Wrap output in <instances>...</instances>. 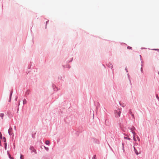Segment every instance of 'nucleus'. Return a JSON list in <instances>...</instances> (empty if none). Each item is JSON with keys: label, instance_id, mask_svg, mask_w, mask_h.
Returning a JSON list of instances; mask_svg holds the SVG:
<instances>
[{"label": "nucleus", "instance_id": "f257e3e1", "mask_svg": "<svg viewBox=\"0 0 159 159\" xmlns=\"http://www.w3.org/2000/svg\"><path fill=\"white\" fill-rule=\"evenodd\" d=\"M121 113V111L119 109H117V110H115L114 111V113L115 117H120V116Z\"/></svg>", "mask_w": 159, "mask_h": 159}, {"label": "nucleus", "instance_id": "f03ea898", "mask_svg": "<svg viewBox=\"0 0 159 159\" xmlns=\"http://www.w3.org/2000/svg\"><path fill=\"white\" fill-rule=\"evenodd\" d=\"M133 148H134V151L135 154L137 155H138L139 154H140L141 152L140 150V149L139 147H137V148H136L134 146Z\"/></svg>", "mask_w": 159, "mask_h": 159}, {"label": "nucleus", "instance_id": "7ed1b4c3", "mask_svg": "<svg viewBox=\"0 0 159 159\" xmlns=\"http://www.w3.org/2000/svg\"><path fill=\"white\" fill-rule=\"evenodd\" d=\"M30 149L31 151V152H34L35 154L37 153L36 150L33 146H30Z\"/></svg>", "mask_w": 159, "mask_h": 159}, {"label": "nucleus", "instance_id": "20e7f679", "mask_svg": "<svg viewBox=\"0 0 159 159\" xmlns=\"http://www.w3.org/2000/svg\"><path fill=\"white\" fill-rule=\"evenodd\" d=\"M52 85L54 91H57L60 90V89H58L54 84H52Z\"/></svg>", "mask_w": 159, "mask_h": 159}, {"label": "nucleus", "instance_id": "39448f33", "mask_svg": "<svg viewBox=\"0 0 159 159\" xmlns=\"http://www.w3.org/2000/svg\"><path fill=\"white\" fill-rule=\"evenodd\" d=\"M107 66L109 68L111 67V69L113 70V65L111 62H109L107 64H106Z\"/></svg>", "mask_w": 159, "mask_h": 159}, {"label": "nucleus", "instance_id": "423d86ee", "mask_svg": "<svg viewBox=\"0 0 159 159\" xmlns=\"http://www.w3.org/2000/svg\"><path fill=\"white\" fill-rule=\"evenodd\" d=\"M13 89H12V90L11 91L10 94V96H9V100H8L9 102H10L11 100V97L12 94V93L13 92Z\"/></svg>", "mask_w": 159, "mask_h": 159}, {"label": "nucleus", "instance_id": "0eeeda50", "mask_svg": "<svg viewBox=\"0 0 159 159\" xmlns=\"http://www.w3.org/2000/svg\"><path fill=\"white\" fill-rule=\"evenodd\" d=\"M62 66L64 68H68L69 69H70L71 67V66H70V65H69V64H67L66 65H63Z\"/></svg>", "mask_w": 159, "mask_h": 159}, {"label": "nucleus", "instance_id": "6e6552de", "mask_svg": "<svg viewBox=\"0 0 159 159\" xmlns=\"http://www.w3.org/2000/svg\"><path fill=\"white\" fill-rule=\"evenodd\" d=\"M12 129L11 128H10L8 130V134L10 136L13 134V133H11V132H12Z\"/></svg>", "mask_w": 159, "mask_h": 159}, {"label": "nucleus", "instance_id": "1a4fd4ad", "mask_svg": "<svg viewBox=\"0 0 159 159\" xmlns=\"http://www.w3.org/2000/svg\"><path fill=\"white\" fill-rule=\"evenodd\" d=\"M105 124L106 125L108 126L109 125V122L107 119H105Z\"/></svg>", "mask_w": 159, "mask_h": 159}, {"label": "nucleus", "instance_id": "9d476101", "mask_svg": "<svg viewBox=\"0 0 159 159\" xmlns=\"http://www.w3.org/2000/svg\"><path fill=\"white\" fill-rule=\"evenodd\" d=\"M30 91L29 89H28L26 91V92L25 93V94L26 95H28L30 93Z\"/></svg>", "mask_w": 159, "mask_h": 159}, {"label": "nucleus", "instance_id": "9b49d317", "mask_svg": "<svg viewBox=\"0 0 159 159\" xmlns=\"http://www.w3.org/2000/svg\"><path fill=\"white\" fill-rule=\"evenodd\" d=\"M4 113H1L0 114V117H1L2 119H3V117L4 116Z\"/></svg>", "mask_w": 159, "mask_h": 159}, {"label": "nucleus", "instance_id": "f8f14e48", "mask_svg": "<svg viewBox=\"0 0 159 159\" xmlns=\"http://www.w3.org/2000/svg\"><path fill=\"white\" fill-rule=\"evenodd\" d=\"M45 143L46 144L49 145L50 144V142L48 140H46L45 141Z\"/></svg>", "mask_w": 159, "mask_h": 159}, {"label": "nucleus", "instance_id": "ddd939ff", "mask_svg": "<svg viewBox=\"0 0 159 159\" xmlns=\"http://www.w3.org/2000/svg\"><path fill=\"white\" fill-rule=\"evenodd\" d=\"M23 104L24 105L26 104L27 103V101H26V100L25 99H24V100H23Z\"/></svg>", "mask_w": 159, "mask_h": 159}, {"label": "nucleus", "instance_id": "4468645a", "mask_svg": "<svg viewBox=\"0 0 159 159\" xmlns=\"http://www.w3.org/2000/svg\"><path fill=\"white\" fill-rule=\"evenodd\" d=\"M130 129H132L134 130H136V128L134 126H132L131 127Z\"/></svg>", "mask_w": 159, "mask_h": 159}, {"label": "nucleus", "instance_id": "2eb2a0df", "mask_svg": "<svg viewBox=\"0 0 159 159\" xmlns=\"http://www.w3.org/2000/svg\"><path fill=\"white\" fill-rule=\"evenodd\" d=\"M131 130V132H132V133L133 134V135H136V133L134 132V130H133L132 129H130Z\"/></svg>", "mask_w": 159, "mask_h": 159}, {"label": "nucleus", "instance_id": "dca6fc26", "mask_svg": "<svg viewBox=\"0 0 159 159\" xmlns=\"http://www.w3.org/2000/svg\"><path fill=\"white\" fill-rule=\"evenodd\" d=\"M44 148L47 151H49V148L48 147H45V146H44Z\"/></svg>", "mask_w": 159, "mask_h": 159}, {"label": "nucleus", "instance_id": "f3484780", "mask_svg": "<svg viewBox=\"0 0 159 159\" xmlns=\"http://www.w3.org/2000/svg\"><path fill=\"white\" fill-rule=\"evenodd\" d=\"M124 138L125 139H127L128 140H130L131 139L130 138H129V137H124Z\"/></svg>", "mask_w": 159, "mask_h": 159}, {"label": "nucleus", "instance_id": "a211bd4d", "mask_svg": "<svg viewBox=\"0 0 159 159\" xmlns=\"http://www.w3.org/2000/svg\"><path fill=\"white\" fill-rule=\"evenodd\" d=\"M8 157L10 159H14L13 157L11 156L10 154H9Z\"/></svg>", "mask_w": 159, "mask_h": 159}, {"label": "nucleus", "instance_id": "6ab92c4d", "mask_svg": "<svg viewBox=\"0 0 159 159\" xmlns=\"http://www.w3.org/2000/svg\"><path fill=\"white\" fill-rule=\"evenodd\" d=\"M2 139V136L1 132H0V140Z\"/></svg>", "mask_w": 159, "mask_h": 159}, {"label": "nucleus", "instance_id": "aec40b11", "mask_svg": "<svg viewBox=\"0 0 159 159\" xmlns=\"http://www.w3.org/2000/svg\"><path fill=\"white\" fill-rule=\"evenodd\" d=\"M119 104L122 107H124L125 106V105H124V104H122L120 103V102H119Z\"/></svg>", "mask_w": 159, "mask_h": 159}, {"label": "nucleus", "instance_id": "412c9836", "mask_svg": "<svg viewBox=\"0 0 159 159\" xmlns=\"http://www.w3.org/2000/svg\"><path fill=\"white\" fill-rule=\"evenodd\" d=\"M3 142H6V138L5 137H3Z\"/></svg>", "mask_w": 159, "mask_h": 159}, {"label": "nucleus", "instance_id": "4be33fe9", "mask_svg": "<svg viewBox=\"0 0 159 159\" xmlns=\"http://www.w3.org/2000/svg\"><path fill=\"white\" fill-rule=\"evenodd\" d=\"M135 135H133V140L134 141H136V139L135 138Z\"/></svg>", "mask_w": 159, "mask_h": 159}, {"label": "nucleus", "instance_id": "5701e85b", "mask_svg": "<svg viewBox=\"0 0 159 159\" xmlns=\"http://www.w3.org/2000/svg\"><path fill=\"white\" fill-rule=\"evenodd\" d=\"M152 50H153L157 51L158 52H159V49L154 48V49H152Z\"/></svg>", "mask_w": 159, "mask_h": 159}, {"label": "nucleus", "instance_id": "b1692460", "mask_svg": "<svg viewBox=\"0 0 159 159\" xmlns=\"http://www.w3.org/2000/svg\"><path fill=\"white\" fill-rule=\"evenodd\" d=\"M156 97L157 98L158 100L159 101V97L158 96V95L157 94H156Z\"/></svg>", "mask_w": 159, "mask_h": 159}, {"label": "nucleus", "instance_id": "393cba45", "mask_svg": "<svg viewBox=\"0 0 159 159\" xmlns=\"http://www.w3.org/2000/svg\"><path fill=\"white\" fill-rule=\"evenodd\" d=\"M73 58L72 57L71 58V60H70V61H67V62H72L73 61Z\"/></svg>", "mask_w": 159, "mask_h": 159}, {"label": "nucleus", "instance_id": "a878e982", "mask_svg": "<svg viewBox=\"0 0 159 159\" xmlns=\"http://www.w3.org/2000/svg\"><path fill=\"white\" fill-rule=\"evenodd\" d=\"M96 155H94L92 157V159H96Z\"/></svg>", "mask_w": 159, "mask_h": 159}, {"label": "nucleus", "instance_id": "bb28decb", "mask_svg": "<svg viewBox=\"0 0 159 159\" xmlns=\"http://www.w3.org/2000/svg\"><path fill=\"white\" fill-rule=\"evenodd\" d=\"M49 22V20H48L46 21V26H45V28H46L47 27V24L48 23V22Z\"/></svg>", "mask_w": 159, "mask_h": 159}, {"label": "nucleus", "instance_id": "cd10ccee", "mask_svg": "<svg viewBox=\"0 0 159 159\" xmlns=\"http://www.w3.org/2000/svg\"><path fill=\"white\" fill-rule=\"evenodd\" d=\"M129 114H130L131 115H132V114H133L132 113V111H131V109L129 110Z\"/></svg>", "mask_w": 159, "mask_h": 159}, {"label": "nucleus", "instance_id": "c85d7f7f", "mask_svg": "<svg viewBox=\"0 0 159 159\" xmlns=\"http://www.w3.org/2000/svg\"><path fill=\"white\" fill-rule=\"evenodd\" d=\"M122 149L123 150V152L124 153H125V150L124 149V147H122Z\"/></svg>", "mask_w": 159, "mask_h": 159}, {"label": "nucleus", "instance_id": "c756f323", "mask_svg": "<svg viewBox=\"0 0 159 159\" xmlns=\"http://www.w3.org/2000/svg\"><path fill=\"white\" fill-rule=\"evenodd\" d=\"M127 49H132V47H130L129 46H127Z\"/></svg>", "mask_w": 159, "mask_h": 159}, {"label": "nucleus", "instance_id": "7c9ffc66", "mask_svg": "<svg viewBox=\"0 0 159 159\" xmlns=\"http://www.w3.org/2000/svg\"><path fill=\"white\" fill-rule=\"evenodd\" d=\"M31 66V64L29 65L28 66V69H30Z\"/></svg>", "mask_w": 159, "mask_h": 159}, {"label": "nucleus", "instance_id": "2f4dec72", "mask_svg": "<svg viewBox=\"0 0 159 159\" xmlns=\"http://www.w3.org/2000/svg\"><path fill=\"white\" fill-rule=\"evenodd\" d=\"M62 76H59L58 79L61 80H62Z\"/></svg>", "mask_w": 159, "mask_h": 159}, {"label": "nucleus", "instance_id": "473e14b6", "mask_svg": "<svg viewBox=\"0 0 159 159\" xmlns=\"http://www.w3.org/2000/svg\"><path fill=\"white\" fill-rule=\"evenodd\" d=\"M142 67L141 68V71L142 73L143 72V70L142 68V65H141Z\"/></svg>", "mask_w": 159, "mask_h": 159}, {"label": "nucleus", "instance_id": "72a5a7b5", "mask_svg": "<svg viewBox=\"0 0 159 159\" xmlns=\"http://www.w3.org/2000/svg\"><path fill=\"white\" fill-rule=\"evenodd\" d=\"M131 115V116H132V117L133 118V119H134V114H132Z\"/></svg>", "mask_w": 159, "mask_h": 159}, {"label": "nucleus", "instance_id": "f704fd0d", "mask_svg": "<svg viewBox=\"0 0 159 159\" xmlns=\"http://www.w3.org/2000/svg\"><path fill=\"white\" fill-rule=\"evenodd\" d=\"M4 146H7V143H6V142H4Z\"/></svg>", "mask_w": 159, "mask_h": 159}, {"label": "nucleus", "instance_id": "c9c22d12", "mask_svg": "<svg viewBox=\"0 0 159 159\" xmlns=\"http://www.w3.org/2000/svg\"><path fill=\"white\" fill-rule=\"evenodd\" d=\"M125 70H126V72H128V71L127 67H125Z\"/></svg>", "mask_w": 159, "mask_h": 159}, {"label": "nucleus", "instance_id": "e433bc0d", "mask_svg": "<svg viewBox=\"0 0 159 159\" xmlns=\"http://www.w3.org/2000/svg\"><path fill=\"white\" fill-rule=\"evenodd\" d=\"M137 139H138V141H140V139L138 136H137Z\"/></svg>", "mask_w": 159, "mask_h": 159}, {"label": "nucleus", "instance_id": "4c0bfd02", "mask_svg": "<svg viewBox=\"0 0 159 159\" xmlns=\"http://www.w3.org/2000/svg\"><path fill=\"white\" fill-rule=\"evenodd\" d=\"M122 147H124V143H122Z\"/></svg>", "mask_w": 159, "mask_h": 159}, {"label": "nucleus", "instance_id": "58836bf2", "mask_svg": "<svg viewBox=\"0 0 159 159\" xmlns=\"http://www.w3.org/2000/svg\"><path fill=\"white\" fill-rule=\"evenodd\" d=\"M139 56H140V60H142V59H141V55H139Z\"/></svg>", "mask_w": 159, "mask_h": 159}, {"label": "nucleus", "instance_id": "ea45409f", "mask_svg": "<svg viewBox=\"0 0 159 159\" xmlns=\"http://www.w3.org/2000/svg\"><path fill=\"white\" fill-rule=\"evenodd\" d=\"M5 147V149L6 150L7 149V146H4Z\"/></svg>", "mask_w": 159, "mask_h": 159}, {"label": "nucleus", "instance_id": "a19ab883", "mask_svg": "<svg viewBox=\"0 0 159 159\" xmlns=\"http://www.w3.org/2000/svg\"><path fill=\"white\" fill-rule=\"evenodd\" d=\"M14 129H15V130H16V126H14Z\"/></svg>", "mask_w": 159, "mask_h": 159}, {"label": "nucleus", "instance_id": "79ce46f5", "mask_svg": "<svg viewBox=\"0 0 159 159\" xmlns=\"http://www.w3.org/2000/svg\"><path fill=\"white\" fill-rule=\"evenodd\" d=\"M127 75H128V78H129V74H127Z\"/></svg>", "mask_w": 159, "mask_h": 159}, {"label": "nucleus", "instance_id": "37998d69", "mask_svg": "<svg viewBox=\"0 0 159 159\" xmlns=\"http://www.w3.org/2000/svg\"><path fill=\"white\" fill-rule=\"evenodd\" d=\"M102 65L103 66H104V67L105 68H106V67H105V66L103 65V64H102Z\"/></svg>", "mask_w": 159, "mask_h": 159}, {"label": "nucleus", "instance_id": "c03bdc74", "mask_svg": "<svg viewBox=\"0 0 159 159\" xmlns=\"http://www.w3.org/2000/svg\"><path fill=\"white\" fill-rule=\"evenodd\" d=\"M7 154H8V155H9V153L8 151H7Z\"/></svg>", "mask_w": 159, "mask_h": 159}, {"label": "nucleus", "instance_id": "a18cd8bd", "mask_svg": "<svg viewBox=\"0 0 159 159\" xmlns=\"http://www.w3.org/2000/svg\"><path fill=\"white\" fill-rule=\"evenodd\" d=\"M9 112H10V111H8L7 112V113L8 114V113H9Z\"/></svg>", "mask_w": 159, "mask_h": 159}, {"label": "nucleus", "instance_id": "49530a36", "mask_svg": "<svg viewBox=\"0 0 159 159\" xmlns=\"http://www.w3.org/2000/svg\"><path fill=\"white\" fill-rule=\"evenodd\" d=\"M0 146H2L1 143H0Z\"/></svg>", "mask_w": 159, "mask_h": 159}, {"label": "nucleus", "instance_id": "de8ad7c7", "mask_svg": "<svg viewBox=\"0 0 159 159\" xmlns=\"http://www.w3.org/2000/svg\"><path fill=\"white\" fill-rule=\"evenodd\" d=\"M130 83L131 84V81L130 80Z\"/></svg>", "mask_w": 159, "mask_h": 159}, {"label": "nucleus", "instance_id": "09e8293b", "mask_svg": "<svg viewBox=\"0 0 159 159\" xmlns=\"http://www.w3.org/2000/svg\"><path fill=\"white\" fill-rule=\"evenodd\" d=\"M143 62V61H141V63H142Z\"/></svg>", "mask_w": 159, "mask_h": 159}, {"label": "nucleus", "instance_id": "8fccbe9b", "mask_svg": "<svg viewBox=\"0 0 159 159\" xmlns=\"http://www.w3.org/2000/svg\"><path fill=\"white\" fill-rule=\"evenodd\" d=\"M0 143H1V140H0Z\"/></svg>", "mask_w": 159, "mask_h": 159}, {"label": "nucleus", "instance_id": "3c124183", "mask_svg": "<svg viewBox=\"0 0 159 159\" xmlns=\"http://www.w3.org/2000/svg\"><path fill=\"white\" fill-rule=\"evenodd\" d=\"M16 99H17V98L15 99L16 100Z\"/></svg>", "mask_w": 159, "mask_h": 159}, {"label": "nucleus", "instance_id": "603ef678", "mask_svg": "<svg viewBox=\"0 0 159 159\" xmlns=\"http://www.w3.org/2000/svg\"><path fill=\"white\" fill-rule=\"evenodd\" d=\"M18 105L19 106L20 105V103H19Z\"/></svg>", "mask_w": 159, "mask_h": 159}]
</instances>
